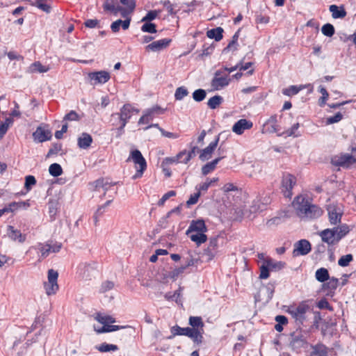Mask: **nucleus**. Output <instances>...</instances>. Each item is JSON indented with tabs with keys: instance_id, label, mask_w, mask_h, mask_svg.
I'll use <instances>...</instances> for the list:
<instances>
[{
	"instance_id": "obj_53",
	"label": "nucleus",
	"mask_w": 356,
	"mask_h": 356,
	"mask_svg": "<svg viewBox=\"0 0 356 356\" xmlns=\"http://www.w3.org/2000/svg\"><path fill=\"white\" fill-rule=\"evenodd\" d=\"M190 331V327H181L178 325L174 326L172 327V333L174 335H188V332Z\"/></svg>"
},
{
	"instance_id": "obj_43",
	"label": "nucleus",
	"mask_w": 356,
	"mask_h": 356,
	"mask_svg": "<svg viewBox=\"0 0 356 356\" xmlns=\"http://www.w3.org/2000/svg\"><path fill=\"white\" fill-rule=\"evenodd\" d=\"M238 37H239V33H238V31H237L233 35L232 41L229 42V43L227 46V47H225L223 51L225 52H226V51H234L237 50L238 46Z\"/></svg>"
},
{
	"instance_id": "obj_32",
	"label": "nucleus",
	"mask_w": 356,
	"mask_h": 356,
	"mask_svg": "<svg viewBox=\"0 0 356 356\" xmlns=\"http://www.w3.org/2000/svg\"><path fill=\"white\" fill-rule=\"evenodd\" d=\"M204 330L192 329L190 327L188 337H190L194 343L200 344L202 342Z\"/></svg>"
},
{
	"instance_id": "obj_47",
	"label": "nucleus",
	"mask_w": 356,
	"mask_h": 356,
	"mask_svg": "<svg viewBox=\"0 0 356 356\" xmlns=\"http://www.w3.org/2000/svg\"><path fill=\"white\" fill-rule=\"evenodd\" d=\"M222 102L223 98L221 96L215 95L208 100L207 105L211 109H216L222 103Z\"/></svg>"
},
{
	"instance_id": "obj_35",
	"label": "nucleus",
	"mask_w": 356,
	"mask_h": 356,
	"mask_svg": "<svg viewBox=\"0 0 356 356\" xmlns=\"http://www.w3.org/2000/svg\"><path fill=\"white\" fill-rule=\"evenodd\" d=\"M222 158L223 157L216 158L212 161L209 162L203 165L202 168V174L205 176L213 172L216 169L217 164Z\"/></svg>"
},
{
	"instance_id": "obj_23",
	"label": "nucleus",
	"mask_w": 356,
	"mask_h": 356,
	"mask_svg": "<svg viewBox=\"0 0 356 356\" xmlns=\"http://www.w3.org/2000/svg\"><path fill=\"white\" fill-rule=\"evenodd\" d=\"M309 203L303 196H298L293 202V206L299 216L302 217Z\"/></svg>"
},
{
	"instance_id": "obj_63",
	"label": "nucleus",
	"mask_w": 356,
	"mask_h": 356,
	"mask_svg": "<svg viewBox=\"0 0 356 356\" xmlns=\"http://www.w3.org/2000/svg\"><path fill=\"white\" fill-rule=\"evenodd\" d=\"M176 195V192L175 191H170L165 193L162 197L159 200L158 202L159 206H163L165 202L171 197H174Z\"/></svg>"
},
{
	"instance_id": "obj_26",
	"label": "nucleus",
	"mask_w": 356,
	"mask_h": 356,
	"mask_svg": "<svg viewBox=\"0 0 356 356\" xmlns=\"http://www.w3.org/2000/svg\"><path fill=\"white\" fill-rule=\"evenodd\" d=\"M93 270L94 268L91 264L81 263L78 266L77 273L79 274V276L83 279H89L91 277V273Z\"/></svg>"
},
{
	"instance_id": "obj_2",
	"label": "nucleus",
	"mask_w": 356,
	"mask_h": 356,
	"mask_svg": "<svg viewBox=\"0 0 356 356\" xmlns=\"http://www.w3.org/2000/svg\"><path fill=\"white\" fill-rule=\"evenodd\" d=\"M131 159L134 163L135 168L136 169V174L133 176V179H136L137 178H140L143 176L144 171L147 168V163L142 155L141 152L135 149L131 152L130 156L128 160Z\"/></svg>"
},
{
	"instance_id": "obj_16",
	"label": "nucleus",
	"mask_w": 356,
	"mask_h": 356,
	"mask_svg": "<svg viewBox=\"0 0 356 356\" xmlns=\"http://www.w3.org/2000/svg\"><path fill=\"white\" fill-rule=\"evenodd\" d=\"M280 131V127L277 122V117L276 115L270 116L264 124L262 127L263 134H273Z\"/></svg>"
},
{
	"instance_id": "obj_37",
	"label": "nucleus",
	"mask_w": 356,
	"mask_h": 356,
	"mask_svg": "<svg viewBox=\"0 0 356 356\" xmlns=\"http://www.w3.org/2000/svg\"><path fill=\"white\" fill-rule=\"evenodd\" d=\"M13 123V119L11 117L6 118L3 122H0V140L4 137Z\"/></svg>"
},
{
	"instance_id": "obj_14",
	"label": "nucleus",
	"mask_w": 356,
	"mask_h": 356,
	"mask_svg": "<svg viewBox=\"0 0 356 356\" xmlns=\"http://www.w3.org/2000/svg\"><path fill=\"white\" fill-rule=\"evenodd\" d=\"M229 83V79L227 74L222 75V72L217 71L213 78L211 86L214 90H220L227 86Z\"/></svg>"
},
{
	"instance_id": "obj_19",
	"label": "nucleus",
	"mask_w": 356,
	"mask_h": 356,
	"mask_svg": "<svg viewBox=\"0 0 356 356\" xmlns=\"http://www.w3.org/2000/svg\"><path fill=\"white\" fill-rule=\"evenodd\" d=\"M218 238L216 237L210 238L208 246L203 252V255L206 257L207 261H211L215 257L218 252Z\"/></svg>"
},
{
	"instance_id": "obj_52",
	"label": "nucleus",
	"mask_w": 356,
	"mask_h": 356,
	"mask_svg": "<svg viewBox=\"0 0 356 356\" xmlns=\"http://www.w3.org/2000/svg\"><path fill=\"white\" fill-rule=\"evenodd\" d=\"M321 32L327 37H332L335 33V29L332 24L327 23L322 26Z\"/></svg>"
},
{
	"instance_id": "obj_28",
	"label": "nucleus",
	"mask_w": 356,
	"mask_h": 356,
	"mask_svg": "<svg viewBox=\"0 0 356 356\" xmlns=\"http://www.w3.org/2000/svg\"><path fill=\"white\" fill-rule=\"evenodd\" d=\"M312 350L309 356H328L330 350L323 343H317L312 346Z\"/></svg>"
},
{
	"instance_id": "obj_20",
	"label": "nucleus",
	"mask_w": 356,
	"mask_h": 356,
	"mask_svg": "<svg viewBox=\"0 0 356 356\" xmlns=\"http://www.w3.org/2000/svg\"><path fill=\"white\" fill-rule=\"evenodd\" d=\"M253 126V123L246 119H241L238 120L232 127V131L238 135H241L245 130L250 129Z\"/></svg>"
},
{
	"instance_id": "obj_12",
	"label": "nucleus",
	"mask_w": 356,
	"mask_h": 356,
	"mask_svg": "<svg viewBox=\"0 0 356 356\" xmlns=\"http://www.w3.org/2000/svg\"><path fill=\"white\" fill-rule=\"evenodd\" d=\"M165 109L159 106H154L144 111V114L138 120V124H146L152 121L156 115L163 114Z\"/></svg>"
},
{
	"instance_id": "obj_27",
	"label": "nucleus",
	"mask_w": 356,
	"mask_h": 356,
	"mask_svg": "<svg viewBox=\"0 0 356 356\" xmlns=\"http://www.w3.org/2000/svg\"><path fill=\"white\" fill-rule=\"evenodd\" d=\"M104 9L106 11H110L115 15L121 12L122 15L124 16V10L118 5L115 0H106L103 5Z\"/></svg>"
},
{
	"instance_id": "obj_38",
	"label": "nucleus",
	"mask_w": 356,
	"mask_h": 356,
	"mask_svg": "<svg viewBox=\"0 0 356 356\" xmlns=\"http://www.w3.org/2000/svg\"><path fill=\"white\" fill-rule=\"evenodd\" d=\"M327 281V282L323 284V288L325 291L332 293L337 288L339 285V280L335 277H329Z\"/></svg>"
},
{
	"instance_id": "obj_17",
	"label": "nucleus",
	"mask_w": 356,
	"mask_h": 356,
	"mask_svg": "<svg viewBox=\"0 0 356 356\" xmlns=\"http://www.w3.org/2000/svg\"><path fill=\"white\" fill-rule=\"evenodd\" d=\"M311 244L307 240H300L294 245L293 255L294 257L306 255L311 251Z\"/></svg>"
},
{
	"instance_id": "obj_34",
	"label": "nucleus",
	"mask_w": 356,
	"mask_h": 356,
	"mask_svg": "<svg viewBox=\"0 0 356 356\" xmlns=\"http://www.w3.org/2000/svg\"><path fill=\"white\" fill-rule=\"evenodd\" d=\"M186 235L197 245H200L207 241V236L205 233L203 232H193Z\"/></svg>"
},
{
	"instance_id": "obj_56",
	"label": "nucleus",
	"mask_w": 356,
	"mask_h": 356,
	"mask_svg": "<svg viewBox=\"0 0 356 356\" xmlns=\"http://www.w3.org/2000/svg\"><path fill=\"white\" fill-rule=\"evenodd\" d=\"M206 91L203 89H197L193 92V98L195 102H202L206 97Z\"/></svg>"
},
{
	"instance_id": "obj_59",
	"label": "nucleus",
	"mask_w": 356,
	"mask_h": 356,
	"mask_svg": "<svg viewBox=\"0 0 356 356\" xmlns=\"http://www.w3.org/2000/svg\"><path fill=\"white\" fill-rule=\"evenodd\" d=\"M353 257L351 254H348L346 255L342 256L338 261V264L340 266L346 267L349 265V264L353 261Z\"/></svg>"
},
{
	"instance_id": "obj_10",
	"label": "nucleus",
	"mask_w": 356,
	"mask_h": 356,
	"mask_svg": "<svg viewBox=\"0 0 356 356\" xmlns=\"http://www.w3.org/2000/svg\"><path fill=\"white\" fill-rule=\"evenodd\" d=\"M327 211L328 213L329 222L332 225H337L341 222L343 216V210L337 204H330L327 205Z\"/></svg>"
},
{
	"instance_id": "obj_57",
	"label": "nucleus",
	"mask_w": 356,
	"mask_h": 356,
	"mask_svg": "<svg viewBox=\"0 0 356 356\" xmlns=\"http://www.w3.org/2000/svg\"><path fill=\"white\" fill-rule=\"evenodd\" d=\"M141 26V31L145 33H156V25L151 22H144Z\"/></svg>"
},
{
	"instance_id": "obj_60",
	"label": "nucleus",
	"mask_w": 356,
	"mask_h": 356,
	"mask_svg": "<svg viewBox=\"0 0 356 356\" xmlns=\"http://www.w3.org/2000/svg\"><path fill=\"white\" fill-rule=\"evenodd\" d=\"M36 184V179L34 176L28 175L25 177L24 187L26 191H30Z\"/></svg>"
},
{
	"instance_id": "obj_64",
	"label": "nucleus",
	"mask_w": 356,
	"mask_h": 356,
	"mask_svg": "<svg viewBox=\"0 0 356 356\" xmlns=\"http://www.w3.org/2000/svg\"><path fill=\"white\" fill-rule=\"evenodd\" d=\"M79 120L80 117L74 111H71L70 113L66 114L63 118V120L65 121H78Z\"/></svg>"
},
{
	"instance_id": "obj_49",
	"label": "nucleus",
	"mask_w": 356,
	"mask_h": 356,
	"mask_svg": "<svg viewBox=\"0 0 356 356\" xmlns=\"http://www.w3.org/2000/svg\"><path fill=\"white\" fill-rule=\"evenodd\" d=\"M305 88V86H301L300 87H298L296 86H291L289 88L283 89L282 93L286 96H292L298 94L300 90H302Z\"/></svg>"
},
{
	"instance_id": "obj_6",
	"label": "nucleus",
	"mask_w": 356,
	"mask_h": 356,
	"mask_svg": "<svg viewBox=\"0 0 356 356\" xmlns=\"http://www.w3.org/2000/svg\"><path fill=\"white\" fill-rule=\"evenodd\" d=\"M309 309V306L306 301H302L298 305H290L287 312L296 321H302L305 319V314Z\"/></svg>"
},
{
	"instance_id": "obj_50",
	"label": "nucleus",
	"mask_w": 356,
	"mask_h": 356,
	"mask_svg": "<svg viewBox=\"0 0 356 356\" xmlns=\"http://www.w3.org/2000/svg\"><path fill=\"white\" fill-rule=\"evenodd\" d=\"M101 353H106L110 351H116L118 350V347L114 344H108L106 343H102L96 348Z\"/></svg>"
},
{
	"instance_id": "obj_3",
	"label": "nucleus",
	"mask_w": 356,
	"mask_h": 356,
	"mask_svg": "<svg viewBox=\"0 0 356 356\" xmlns=\"http://www.w3.org/2000/svg\"><path fill=\"white\" fill-rule=\"evenodd\" d=\"M284 263L282 261H275L270 258L265 259L260 266V275L261 279H267L269 277V271L271 270H279L284 268Z\"/></svg>"
},
{
	"instance_id": "obj_46",
	"label": "nucleus",
	"mask_w": 356,
	"mask_h": 356,
	"mask_svg": "<svg viewBox=\"0 0 356 356\" xmlns=\"http://www.w3.org/2000/svg\"><path fill=\"white\" fill-rule=\"evenodd\" d=\"M95 319L102 325L113 323L115 322V319L111 316L103 315L99 313L96 314V316H95Z\"/></svg>"
},
{
	"instance_id": "obj_42",
	"label": "nucleus",
	"mask_w": 356,
	"mask_h": 356,
	"mask_svg": "<svg viewBox=\"0 0 356 356\" xmlns=\"http://www.w3.org/2000/svg\"><path fill=\"white\" fill-rule=\"evenodd\" d=\"M315 277L318 282H325L330 277L328 270L325 268L318 269L316 271Z\"/></svg>"
},
{
	"instance_id": "obj_45",
	"label": "nucleus",
	"mask_w": 356,
	"mask_h": 356,
	"mask_svg": "<svg viewBox=\"0 0 356 356\" xmlns=\"http://www.w3.org/2000/svg\"><path fill=\"white\" fill-rule=\"evenodd\" d=\"M58 202L57 200L50 199L48 202L49 213L51 218H54L57 214L58 210Z\"/></svg>"
},
{
	"instance_id": "obj_61",
	"label": "nucleus",
	"mask_w": 356,
	"mask_h": 356,
	"mask_svg": "<svg viewBox=\"0 0 356 356\" xmlns=\"http://www.w3.org/2000/svg\"><path fill=\"white\" fill-rule=\"evenodd\" d=\"M319 92L322 95V97L319 99V105L323 106L325 104L326 100L328 99L329 94L327 90L323 86H320Z\"/></svg>"
},
{
	"instance_id": "obj_11",
	"label": "nucleus",
	"mask_w": 356,
	"mask_h": 356,
	"mask_svg": "<svg viewBox=\"0 0 356 356\" xmlns=\"http://www.w3.org/2000/svg\"><path fill=\"white\" fill-rule=\"evenodd\" d=\"M356 163V158L349 154H341L332 159V163L336 166L349 168Z\"/></svg>"
},
{
	"instance_id": "obj_18",
	"label": "nucleus",
	"mask_w": 356,
	"mask_h": 356,
	"mask_svg": "<svg viewBox=\"0 0 356 356\" xmlns=\"http://www.w3.org/2000/svg\"><path fill=\"white\" fill-rule=\"evenodd\" d=\"M30 207L29 201L13 202L1 209V216L8 213H13L20 209H26Z\"/></svg>"
},
{
	"instance_id": "obj_22",
	"label": "nucleus",
	"mask_w": 356,
	"mask_h": 356,
	"mask_svg": "<svg viewBox=\"0 0 356 356\" xmlns=\"http://www.w3.org/2000/svg\"><path fill=\"white\" fill-rule=\"evenodd\" d=\"M219 138L217 137L214 141H212L206 148L200 152V159L202 161L209 160L211 158L212 154L218 146Z\"/></svg>"
},
{
	"instance_id": "obj_41",
	"label": "nucleus",
	"mask_w": 356,
	"mask_h": 356,
	"mask_svg": "<svg viewBox=\"0 0 356 356\" xmlns=\"http://www.w3.org/2000/svg\"><path fill=\"white\" fill-rule=\"evenodd\" d=\"M223 29L221 27H217L209 30L207 33L208 38L215 39L216 41H220L222 38Z\"/></svg>"
},
{
	"instance_id": "obj_7",
	"label": "nucleus",
	"mask_w": 356,
	"mask_h": 356,
	"mask_svg": "<svg viewBox=\"0 0 356 356\" xmlns=\"http://www.w3.org/2000/svg\"><path fill=\"white\" fill-rule=\"evenodd\" d=\"M58 273L57 271L50 269L48 270V280L44 283V288L47 296L54 295L58 290L57 282Z\"/></svg>"
},
{
	"instance_id": "obj_58",
	"label": "nucleus",
	"mask_w": 356,
	"mask_h": 356,
	"mask_svg": "<svg viewBox=\"0 0 356 356\" xmlns=\"http://www.w3.org/2000/svg\"><path fill=\"white\" fill-rule=\"evenodd\" d=\"M188 95V90L185 87L181 86L177 88L175 93V97L176 100H181L184 97L187 96Z\"/></svg>"
},
{
	"instance_id": "obj_55",
	"label": "nucleus",
	"mask_w": 356,
	"mask_h": 356,
	"mask_svg": "<svg viewBox=\"0 0 356 356\" xmlns=\"http://www.w3.org/2000/svg\"><path fill=\"white\" fill-rule=\"evenodd\" d=\"M160 13V10H150L146 14V15L142 19L141 21L150 22L151 21L156 19Z\"/></svg>"
},
{
	"instance_id": "obj_5",
	"label": "nucleus",
	"mask_w": 356,
	"mask_h": 356,
	"mask_svg": "<svg viewBox=\"0 0 356 356\" xmlns=\"http://www.w3.org/2000/svg\"><path fill=\"white\" fill-rule=\"evenodd\" d=\"M308 342L300 330H297L291 334L290 346L296 353H300L308 347Z\"/></svg>"
},
{
	"instance_id": "obj_33",
	"label": "nucleus",
	"mask_w": 356,
	"mask_h": 356,
	"mask_svg": "<svg viewBox=\"0 0 356 356\" xmlns=\"http://www.w3.org/2000/svg\"><path fill=\"white\" fill-rule=\"evenodd\" d=\"M8 236L13 241H17L22 243L25 241L26 236L23 235L19 230L15 229L13 226H8Z\"/></svg>"
},
{
	"instance_id": "obj_9",
	"label": "nucleus",
	"mask_w": 356,
	"mask_h": 356,
	"mask_svg": "<svg viewBox=\"0 0 356 356\" xmlns=\"http://www.w3.org/2000/svg\"><path fill=\"white\" fill-rule=\"evenodd\" d=\"M62 248V244L58 242L39 243L36 247L33 249L38 250L40 252V258H46L51 252H58Z\"/></svg>"
},
{
	"instance_id": "obj_30",
	"label": "nucleus",
	"mask_w": 356,
	"mask_h": 356,
	"mask_svg": "<svg viewBox=\"0 0 356 356\" xmlns=\"http://www.w3.org/2000/svg\"><path fill=\"white\" fill-rule=\"evenodd\" d=\"M49 67L45 65H42V63L39 61L34 62L32 63L27 69L26 72L30 74L33 73H44L48 72Z\"/></svg>"
},
{
	"instance_id": "obj_8",
	"label": "nucleus",
	"mask_w": 356,
	"mask_h": 356,
	"mask_svg": "<svg viewBox=\"0 0 356 356\" xmlns=\"http://www.w3.org/2000/svg\"><path fill=\"white\" fill-rule=\"evenodd\" d=\"M296 184V177L289 173H284L282 176L281 190L286 197L292 196V189Z\"/></svg>"
},
{
	"instance_id": "obj_24",
	"label": "nucleus",
	"mask_w": 356,
	"mask_h": 356,
	"mask_svg": "<svg viewBox=\"0 0 356 356\" xmlns=\"http://www.w3.org/2000/svg\"><path fill=\"white\" fill-rule=\"evenodd\" d=\"M33 137L35 141L42 143L50 140L51 138V134L49 130L44 129L41 127H38L33 132Z\"/></svg>"
},
{
	"instance_id": "obj_54",
	"label": "nucleus",
	"mask_w": 356,
	"mask_h": 356,
	"mask_svg": "<svg viewBox=\"0 0 356 356\" xmlns=\"http://www.w3.org/2000/svg\"><path fill=\"white\" fill-rule=\"evenodd\" d=\"M177 159H179L180 163L184 164L188 163L191 160L190 155L188 154V151L186 149L179 152L177 154Z\"/></svg>"
},
{
	"instance_id": "obj_40",
	"label": "nucleus",
	"mask_w": 356,
	"mask_h": 356,
	"mask_svg": "<svg viewBox=\"0 0 356 356\" xmlns=\"http://www.w3.org/2000/svg\"><path fill=\"white\" fill-rule=\"evenodd\" d=\"M218 180H219L218 177H213L212 179H207L205 182H203L196 186V190L197 191H200V193H201V191H207L210 186L214 185V184L218 182Z\"/></svg>"
},
{
	"instance_id": "obj_4",
	"label": "nucleus",
	"mask_w": 356,
	"mask_h": 356,
	"mask_svg": "<svg viewBox=\"0 0 356 356\" xmlns=\"http://www.w3.org/2000/svg\"><path fill=\"white\" fill-rule=\"evenodd\" d=\"M134 112L138 113L139 112V110L135 108L130 104H125L121 108L120 112L117 113L120 118V126L118 128V131L120 134L124 132V127L126 126L127 123L131 118Z\"/></svg>"
},
{
	"instance_id": "obj_1",
	"label": "nucleus",
	"mask_w": 356,
	"mask_h": 356,
	"mask_svg": "<svg viewBox=\"0 0 356 356\" xmlns=\"http://www.w3.org/2000/svg\"><path fill=\"white\" fill-rule=\"evenodd\" d=\"M349 226L342 224L333 229H325L319 233L322 241L328 245L337 244L343 237L350 232Z\"/></svg>"
},
{
	"instance_id": "obj_51",
	"label": "nucleus",
	"mask_w": 356,
	"mask_h": 356,
	"mask_svg": "<svg viewBox=\"0 0 356 356\" xmlns=\"http://www.w3.org/2000/svg\"><path fill=\"white\" fill-rule=\"evenodd\" d=\"M49 172L53 177H58L62 175L63 169L58 163H53L49 168Z\"/></svg>"
},
{
	"instance_id": "obj_25",
	"label": "nucleus",
	"mask_w": 356,
	"mask_h": 356,
	"mask_svg": "<svg viewBox=\"0 0 356 356\" xmlns=\"http://www.w3.org/2000/svg\"><path fill=\"white\" fill-rule=\"evenodd\" d=\"M207 231V226L203 220H192L186 230V234H190L193 232H203L205 233Z\"/></svg>"
},
{
	"instance_id": "obj_15",
	"label": "nucleus",
	"mask_w": 356,
	"mask_h": 356,
	"mask_svg": "<svg viewBox=\"0 0 356 356\" xmlns=\"http://www.w3.org/2000/svg\"><path fill=\"white\" fill-rule=\"evenodd\" d=\"M88 78L93 85L104 84L111 79L110 73L107 71L101 70L98 72H92L88 74Z\"/></svg>"
},
{
	"instance_id": "obj_31",
	"label": "nucleus",
	"mask_w": 356,
	"mask_h": 356,
	"mask_svg": "<svg viewBox=\"0 0 356 356\" xmlns=\"http://www.w3.org/2000/svg\"><path fill=\"white\" fill-rule=\"evenodd\" d=\"M130 19H127L125 20H121L118 19L113 22L111 25V31L113 33H117L120 31V26L122 28L123 30H127L129 29L130 25Z\"/></svg>"
},
{
	"instance_id": "obj_44",
	"label": "nucleus",
	"mask_w": 356,
	"mask_h": 356,
	"mask_svg": "<svg viewBox=\"0 0 356 356\" xmlns=\"http://www.w3.org/2000/svg\"><path fill=\"white\" fill-rule=\"evenodd\" d=\"M189 324L192 329L203 330L204 323L200 316H191L189 318Z\"/></svg>"
},
{
	"instance_id": "obj_62",
	"label": "nucleus",
	"mask_w": 356,
	"mask_h": 356,
	"mask_svg": "<svg viewBox=\"0 0 356 356\" xmlns=\"http://www.w3.org/2000/svg\"><path fill=\"white\" fill-rule=\"evenodd\" d=\"M343 118L341 113L338 112L334 116L329 117L326 119V124H331L339 122Z\"/></svg>"
},
{
	"instance_id": "obj_48",
	"label": "nucleus",
	"mask_w": 356,
	"mask_h": 356,
	"mask_svg": "<svg viewBox=\"0 0 356 356\" xmlns=\"http://www.w3.org/2000/svg\"><path fill=\"white\" fill-rule=\"evenodd\" d=\"M193 264V262L192 261H190L188 262V264L184 266H181V267H179V268H177L175 269H174L173 270H172L171 272H170L169 273V277L173 280H175L177 279L179 275L182 274L184 271V270L191 266Z\"/></svg>"
},
{
	"instance_id": "obj_36",
	"label": "nucleus",
	"mask_w": 356,
	"mask_h": 356,
	"mask_svg": "<svg viewBox=\"0 0 356 356\" xmlns=\"http://www.w3.org/2000/svg\"><path fill=\"white\" fill-rule=\"evenodd\" d=\"M329 10L334 19L343 18L347 14L343 7H339L336 5L330 6Z\"/></svg>"
},
{
	"instance_id": "obj_21",
	"label": "nucleus",
	"mask_w": 356,
	"mask_h": 356,
	"mask_svg": "<svg viewBox=\"0 0 356 356\" xmlns=\"http://www.w3.org/2000/svg\"><path fill=\"white\" fill-rule=\"evenodd\" d=\"M323 209L317 205L309 204L301 218H318L323 215Z\"/></svg>"
},
{
	"instance_id": "obj_13",
	"label": "nucleus",
	"mask_w": 356,
	"mask_h": 356,
	"mask_svg": "<svg viewBox=\"0 0 356 356\" xmlns=\"http://www.w3.org/2000/svg\"><path fill=\"white\" fill-rule=\"evenodd\" d=\"M172 42V40L170 38H163L161 40H158L152 42V43L147 44L145 49L147 52H159L167 49L170 43Z\"/></svg>"
},
{
	"instance_id": "obj_29",
	"label": "nucleus",
	"mask_w": 356,
	"mask_h": 356,
	"mask_svg": "<svg viewBox=\"0 0 356 356\" xmlns=\"http://www.w3.org/2000/svg\"><path fill=\"white\" fill-rule=\"evenodd\" d=\"M92 143V136L87 133H83L79 137L77 144L81 149H86L91 145Z\"/></svg>"
},
{
	"instance_id": "obj_39",
	"label": "nucleus",
	"mask_w": 356,
	"mask_h": 356,
	"mask_svg": "<svg viewBox=\"0 0 356 356\" xmlns=\"http://www.w3.org/2000/svg\"><path fill=\"white\" fill-rule=\"evenodd\" d=\"M30 5L37 7L40 10L49 13L51 12V6L47 3L46 0H35V1H29Z\"/></svg>"
}]
</instances>
